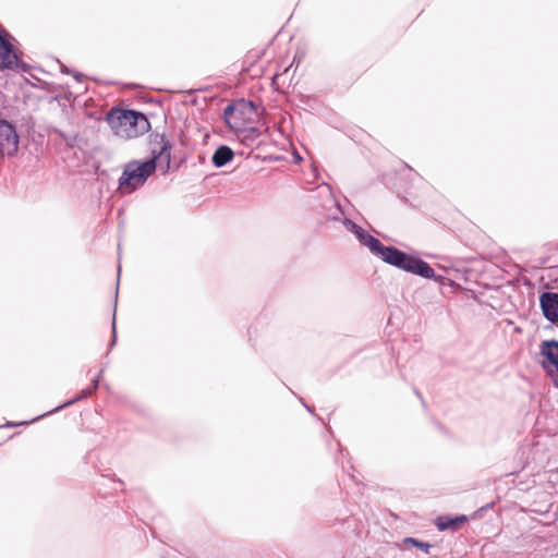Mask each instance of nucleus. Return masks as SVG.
<instances>
[{
  "instance_id": "nucleus-1",
  "label": "nucleus",
  "mask_w": 558,
  "mask_h": 558,
  "mask_svg": "<svg viewBox=\"0 0 558 558\" xmlns=\"http://www.w3.org/2000/svg\"><path fill=\"white\" fill-rule=\"evenodd\" d=\"M342 223L348 231L356 236L362 245L366 246L373 255L383 262L425 279L439 280L441 278H436L435 270L422 258L408 255L393 246H385L378 239L348 218H344Z\"/></svg>"
},
{
  "instance_id": "nucleus-2",
  "label": "nucleus",
  "mask_w": 558,
  "mask_h": 558,
  "mask_svg": "<svg viewBox=\"0 0 558 558\" xmlns=\"http://www.w3.org/2000/svg\"><path fill=\"white\" fill-rule=\"evenodd\" d=\"M158 148L151 149L154 157L148 160H133L125 165L119 179V190L130 194L142 186L159 166L163 171L169 168L171 159V144L163 135L156 143Z\"/></svg>"
},
{
  "instance_id": "nucleus-3",
  "label": "nucleus",
  "mask_w": 558,
  "mask_h": 558,
  "mask_svg": "<svg viewBox=\"0 0 558 558\" xmlns=\"http://www.w3.org/2000/svg\"><path fill=\"white\" fill-rule=\"evenodd\" d=\"M107 122L113 133L122 138L136 137L149 125L144 114L123 109H112L107 116Z\"/></svg>"
},
{
  "instance_id": "nucleus-4",
  "label": "nucleus",
  "mask_w": 558,
  "mask_h": 558,
  "mask_svg": "<svg viewBox=\"0 0 558 558\" xmlns=\"http://www.w3.org/2000/svg\"><path fill=\"white\" fill-rule=\"evenodd\" d=\"M257 117V110L252 101L241 99L228 105L223 110V119L234 131H243L253 137L259 135L258 130L250 124Z\"/></svg>"
},
{
  "instance_id": "nucleus-5",
  "label": "nucleus",
  "mask_w": 558,
  "mask_h": 558,
  "mask_svg": "<svg viewBox=\"0 0 558 558\" xmlns=\"http://www.w3.org/2000/svg\"><path fill=\"white\" fill-rule=\"evenodd\" d=\"M539 355L542 356V360L538 361L541 367L551 378L554 386L558 388V341H542Z\"/></svg>"
},
{
  "instance_id": "nucleus-6",
  "label": "nucleus",
  "mask_w": 558,
  "mask_h": 558,
  "mask_svg": "<svg viewBox=\"0 0 558 558\" xmlns=\"http://www.w3.org/2000/svg\"><path fill=\"white\" fill-rule=\"evenodd\" d=\"M20 137L15 126L3 119H0V155L13 157L19 150Z\"/></svg>"
},
{
  "instance_id": "nucleus-7",
  "label": "nucleus",
  "mask_w": 558,
  "mask_h": 558,
  "mask_svg": "<svg viewBox=\"0 0 558 558\" xmlns=\"http://www.w3.org/2000/svg\"><path fill=\"white\" fill-rule=\"evenodd\" d=\"M17 54L8 39L7 32H0V69H12L17 65Z\"/></svg>"
},
{
  "instance_id": "nucleus-8",
  "label": "nucleus",
  "mask_w": 558,
  "mask_h": 558,
  "mask_svg": "<svg viewBox=\"0 0 558 558\" xmlns=\"http://www.w3.org/2000/svg\"><path fill=\"white\" fill-rule=\"evenodd\" d=\"M539 305L544 317L553 323H558V293L543 292L539 296Z\"/></svg>"
},
{
  "instance_id": "nucleus-9",
  "label": "nucleus",
  "mask_w": 558,
  "mask_h": 558,
  "mask_svg": "<svg viewBox=\"0 0 558 558\" xmlns=\"http://www.w3.org/2000/svg\"><path fill=\"white\" fill-rule=\"evenodd\" d=\"M466 521L468 518L465 515H458L454 518H451L449 515H441L437 518L436 526L439 531H445L449 529L456 531Z\"/></svg>"
},
{
  "instance_id": "nucleus-10",
  "label": "nucleus",
  "mask_w": 558,
  "mask_h": 558,
  "mask_svg": "<svg viewBox=\"0 0 558 558\" xmlns=\"http://www.w3.org/2000/svg\"><path fill=\"white\" fill-rule=\"evenodd\" d=\"M233 157V150L227 145H221L215 150L211 157V161L215 165V167L221 168L226 166L229 161H231Z\"/></svg>"
},
{
  "instance_id": "nucleus-11",
  "label": "nucleus",
  "mask_w": 558,
  "mask_h": 558,
  "mask_svg": "<svg viewBox=\"0 0 558 558\" xmlns=\"http://www.w3.org/2000/svg\"><path fill=\"white\" fill-rule=\"evenodd\" d=\"M98 385H99V379L97 377V378H95L93 380L92 385L89 387L83 389L80 392V395H77L75 398L66 401L65 403L57 407L54 410L50 411L49 413H54V412H57V411H59L61 409H64V408L71 405V404H74L75 402H77V401H80L82 399H85V398L89 397L98 388Z\"/></svg>"
},
{
  "instance_id": "nucleus-12",
  "label": "nucleus",
  "mask_w": 558,
  "mask_h": 558,
  "mask_svg": "<svg viewBox=\"0 0 558 558\" xmlns=\"http://www.w3.org/2000/svg\"><path fill=\"white\" fill-rule=\"evenodd\" d=\"M404 543L407 545L411 544L412 546H415V547L424 550L425 553H428V549L430 548V544L421 542V541H418L416 538H413V537H407L404 539Z\"/></svg>"
},
{
  "instance_id": "nucleus-13",
  "label": "nucleus",
  "mask_w": 558,
  "mask_h": 558,
  "mask_svg": "<svg viewBox=\"0 0 558 558\" xmlns=\"http://www.w3.org/2000/svg\"><path fill=\"white\" fill-rule=\"evenodd\" d=\"M112 332H113V336H112V340L110 342V348H112L116 343V340H117V333H116V313H113V319H112Z\"/></svg>"
},
{
  "instance_id": "nucleus-14",
  "label": "nucleus",
  "mask_w": 558,
  "mask_h": 558,
  "mask_svg": "<svg viewBox=\"0 0 558 558\" xmlns=\"http://www.w3.org/2000/svg\"><path fill=\"white\" fill-rule=\"evenodd\" d=\"M120 271H121V268L119 267L118 268V277L120 276Z\"/></svg>"
}]
</instances>
